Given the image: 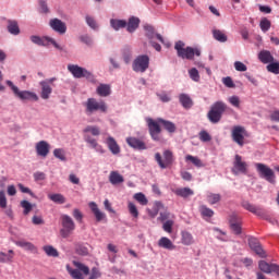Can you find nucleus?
<instances>
[{
  "label": "nucleus",
  "instance_id": "nucleus-41",
  "mask_svg": "<svg viewBox=\"0 0 279 279\" xmlns=\"http://www.w3.org/2000/svg\"><path fill=\"white\" fill-rule=\"evenodd\" d=\"M83 132L85 134L92 133V136H99V134H101V130L99 129V126H95V125H87Z\"/></svg>",
  "mask_w": 279,
  "mask_h": 279
},
{
  "label": "nucleus",
  "instance_id": "nucleus-23",
  "mask_svg": "<svg viewBox=\"0 0 279 279\" xmlns=\"http://www.w3.org/2000/svg\"><path fill=\"white\" fill-rule=\"evenodd\" d=\"M84 140L85 143H87L92 147V149H95V151H97L98 154H106V149H104V146L99 145V143H97V140H95L90 135H85Z\"/></svg>",
  "mask_w": 279,
  "mask_h": 279
},
{
  "label": "nucleus",
  "instance_id": "nucleus-50",
  "mask_svg": "<svg viewBox=\"0 0 279 279\" xmlns=\"http://www.w3.org/2000/svg\"><path fill=\"white\" fill-rule=\"evenodd\" d=\"M189 75L193 82H199V71H197V69L192 68L189 70Z\"/></svg>",
  "mask_w": 279,
  "mask_h": 279
},
{
  "label": "nucleus",
  "instance_id": "nucleus-31",
  "mask_svg": "<svg viewBox=\"0 0 279 279\" xmlns=\"http://www.w3.org/2000/svg\"><path fill=\"white\" fill-rule=\"evenodd\" d=\"M179 101L185 110H190V108H193V99H191V96L187 94H180Z\"/></svg>",
  "mask_w": 279,
  "mask_h": 279
},
{
  "label": "nucleus",
  "instance_id": "nucleus-34",
  "mask_svg": "<svg viewBox=\"0 0 279 279\" xmlns=\"http://www.w3.org/2000/svg\"><path fill=\"white\" fill-rule=\"evenodd\" d=\"M8 32L9 34H12L13 36H19L21 34V28H19V22L17 21H8Z\"/></svg>",
  "mask_w": 279,
  "mask_h": 279
},
{
  "label": "nucleus",
  "instance_id": "nucleus-20",
  "mask_svg": "<svg viewBox=\"0 0 279 279\" xmlns=\"http://www.w3.org/2000/svg\"><path fill=\"white\" fill-rule=\"evenodd\" d=\"M126 143L129 147H132L133 149H138L140 151L147 149V145L145 144V142H143L138 137H128Z\"/></svg>",
  "mask_w": 279,
  "mask_h": 279
},
{
  "label": "nucleus",
  "instance_id": "nucleus-30",
  "mask_svg": "<svg viewBox=\"0 0 279 279\" xmlns=\"http://www.w3.org/2000/svg\"><path fill=\"white\" fill-rule=\"evenodd\" d=\"M258 60L263 64H270V62H274V54L269 50H262L258 53Z\"/></svg>",
  "mask_w": 279,
  "mask_h": 279
},
{
  "label": "nucleus",
  "instance_id": "nucleus-58",
  "mask_svg": "<svg viewBox=\"0 0 279 279\" xmlns=\"http://www.w3.org/2000/svg\"><path fill=\"white\" fill-rule=\"evenodd\" d=\"M234 69H235V71H240L241 73H244V71H247V65H245L241 61H235L234 62Z\"/></svg>",
  "mask_w": 279,
  "mask_h": 279
},
{
  "label": "nucleus",
  "instance_id": "nucleus-27",
  "mask_svg": "<svg viewBox=\"0 0 279 279\" xmlns=\"http://www.w3.org/2000/svg\"><path fill=\"white\" fill-rule=\"evenodd\" d=\"M39 84L41 86V99H49V97H51V93H53V88H51V85L47 81H41Z\"/></svg>",
  "mask_w": 279,
  "mask_h": 279
},
{
  "label": "nucleus",
  "instance_id": "nucleus-45",
  "mask_svg": "<svg viewBox=\"0 0 279 279\" xmlns=\"http://www.w3.org/2000/svg\"><path fill=\"white\" fill-rule=\"evenodd\" d=\"M268 73H274L275 75H279V62H270L267 66Z\"/></svg>",
  "mask_w": 279,
  "mask_h": 279
},
{
  "label": "nucleus",
  "instance_id": "nucleus-55",
  "mask_svg": "<svg viewBox=\"0 0 279 279\" xmlns=\"http://www.w3.org/2000/svg\"><path fill=\"white\" fill-rule=\"evenodd\" d=\"M229 104H231V106H234V108H240L241 107V99L239 98V96H231L228 99Z\"/></svg>",
  "mask_w": 279,
  "mask_h": 279
},
{
  "label": "nucleus",
  "instance_id": "nucleus-21",
  "mask_svg": "<svg viewBox=\"0 0 279 279\" xmlns=\"http://www.w3.org/2000/svg\"><path fill=\"white\" fill-rule=\"evenodd\" d=\"M35 149L37 151V156H41V158H47L49 156V143L45 141H40L36 144Z\"/></svg>",
  "mask_w": 279,
  "mask_h": 279
},
{
  "label": "nucleus",
  "instance_id": "nucleus-39",
  "mask_svg": "<svg viewBox=\"0 0 279 279\" xmlns=\"http://www.w3.org/2000/svg\"><path fill=\"white\" fill-rule=\"evenodd\" d=\"M48 199H50V202H53L54 204H65L66 203V198L62 194H49Z\"/></svg>",
  "mask_w": 279,
  "mask_h": 279
},
{
  "label": "nucleus",
  "instance_id": "nucleus-12",
  "mask_svg": "<svg viewBox=\"0 0 279 279\" xmlns=\"http://www.w3.org/2000/svg\"><path fill=\"white\" fill-rule=\"evenodd\" d=\"M132 69L135 73H145L149 69V56H138L132 64Z\"/></svg>",
  "mask_w": 279,
  "mask_h": 279
},
{
  "label": "nucleus",
  "instance_id": "nucleus-18",
  "mask_svg": "<svg viewBox=\"0 0 279 279\" xmlns=\"http://www.w3.org/2000/svg\"><path fill=\"white\" fill-rule=\"evenodd\" d=\"M49 25L53 32H57V34H66V24L62 22V20L52 19L50 20Z\"/></svg>",
  "mask_w": 279,
  "mask_h": 279
},
{
  "label": "nucleus",
  "instance_id": "nucleus-44",
  "mask_svg": "<svg viewBox=\"0 0 279 279\" xmlns=\"http://www.w3.org/2000/svg\"><path fill=\"white\" fill-rule=\"evenodd\" d=\"M198 138L202 143H210L213 141L210 133L204 130L198 133Z\"/></svg>",
  "mask_w": 279,
  "mask_h": 279
},
{
  "label": "nucleus",
  "instance_id": "nucleus-46",
  "mask_svg": "<svg viewBox=\"0 0 279 279\" xmlns=\"http://www.w3.org/2000/svg\"><path fill=\"white\" fill-rule=\"evenodd\" d=\"M185 160L189 162L194 163L195 167H204V163L202 162V159L194 157L193 155H187L185 157Z\"/></svg>",
  "mask_w": 279,
  "mask_h": 279
},
{
  "label": "nucleus",
  "instance_id": "nucleus-9",
  "mask_svg": "<svg viewBox=\"0 0 279 279\" xmlns=\"http://www.w3.org/2000/svg\"><path fill=\"white\" fill-rule=\"evenodd\" d=\"M68 71L72 73L73 77H76V80H82V77H85L89 81L95 80V76L90 73V71L76 64H69Z\"/></svg>",
  "mask_w": 279,
  "mask_h": 279
},
{
  "label": "nucleus",
  "instance_id": "nucleus-48",
  "mask_svg": "<svg viewBox=\"0 0 279 279\" xmlns=\"http://www.w3.org/2000/svg\"><path fill=\"white\" fill-rule=\"evenodd\" d=\"M207 202L208 204H211V205L218 204V202H221V195L210 193L207 195Z\"/></svg>",
  "mask_w": 279,
  "mask_h": 279
},
{
  "label": "nucleus",
  "instance_id": "nucleus-10",
  "mask_svg": "<svg viewBox=\"0 0 279 279\" xmlns=\"http://www.w3.org/2000/svg\"><path fill=\"white\" fill-rule=\"evenodd\" d=\"M31 41L34 43V45H38V47H49V45H52L54 49L62 51V47L51 37L33 35L31 36Z\"/></svg>",
  "mask_w": 279,
  "mask_h": 279
},
{
  "label": "nucleus",
  "instance_id": "nucleus-8",
  "mask_svg": "<svg viewBox=\"0 0 279 279\" xmlns=\"http://www.w3.org/2000/svg\"><path fill=\"white\" fill-rule=\"evenodd\" d=\"M60 234L62 239H69L72 232H75V221L69 215H61Z\"/></svg>",
  "mask_w": 279,
  "mask_h": 279
},
{
  "label": "nucleus",
  "instance_id": "nucleus-40",
  "mask_svg": "<svg viewBox=\"0 0 279 279\" xmlns=\"http://www.w3.org/2000/svg\"><path fill=\"white\" fill-rule=\"evenodd\" d=\"M43 250L47 254V256H51L52 258H58V256H60L58 250H56V247L51 245H46L43 247Z\"/></svg>",
  "mask_w": 279,
  "mask_h": 279
},
{
  "label": "nucleus",
  "instance_id": "nucleus-11",
  "mask_svg": "<svg viewBox=\"0 0 279 279\" xmlns=\"http://www.w3.org/2000/svg\"><path fill=\"white\" fill-rule=\"evenodd\" d=\"M258 174L260 178H264L270 184H276V173L265 163H256L255 165Z\"/></svg>",
  "mask_w": 279,
  "mask_h": 279
},
{
  "label": "nucleus",
  "instance_id": "nucleus-47",
  "mask_svg": "<svg viewBox=\"0 0 279 279\" xmlns=\"http://www.w3.org/2000/svg\"><path fill=\"white\" fill-rule=\"evenodd\" d=\"M53 156H54V158H58L62 162H65V160H66V155L64 154V149H62V148L54 149Z\"/></svg>",
  "mask_w": 279,
  "mask_h": 279
},
{
  "label": "nucleus",
  "instance_id": "nucleus-3",
  "mask_svg": "<svg viewBox=\"0 0 279 279\" xmlns=\"http://www.w3.org/2000/svg\"><path fill=\"white\" fill-rule=\"evenodd\" d=\"M72 264L75 268H72L70 265L65 266V269L68 274H70L71 278L84 279V276H88L90 274V268H88V266L82 262L73 260Z\"/></svg>",
  "mask_w": 279,
  "mask_h": 279
},
{
  "label": "nucleus",
  "instance_id": "nucleus-13",
  "mask_svg": "<svg viewBox=\"0 0 279 279\" xmlns=\"http://www.w3.org/2000/svg\"><path fill=\"white\" fill-rule=\"evenodd\" d=\"M242 206L245 210H248V213H253V215H256L262 219H269V215H267V210H265L262 207H256V205H252V203L250 202H243Z\"/></svg>",
  "mask_w": 279,
  "mask_h": 279
},
{
  "label": "nucleus",
  "instance_id": "nucleus-19",
  "mask_svg": "<svg viewBox=\"0 0 279 279\" xmlns=\"http://www.w3.org/2000/svg\"><path fill=\"white\" fill-rule=\"evenodd\" d=\"M248 245L251 250H253V252H255V254H257V256H259L260 258H265V256H267L265 254V251L263 250V246H260V242H258L256 238H250Z\"/></svg>",
  "mask_w": 279,
  "mask_h": 279
},
{
  "label": "nucleus",
  "instance_id": "nucleus-4",
  "mask_svg": "<svg viewBox=\"0 0 279 279\" xmlns=\"http://www.w3.org/2000/svg\"><path fill=\"white\" fill-rule=\"evenodd\" d=\"M226 110H228L226 102L216 101L214 105H211V108L207 113V119H209L210 123H219Z\"/></svg>",
  "mask_w": 279,
  "mask_h": 279
},
{
  "label": "nucleus",
  "instance_id": "nucleus-54",
  "mask_svg": "<svg viewBox=\"0 0 279 279\" xmlns=\"http://www.w3.org/2000/svg\"><path fill=\"white\" fill-rule=\"evenodd\" d=\"M74 219L78 222L82 223L83 219H84V214H82V211L77 208L73 209L72 213Z\"/></svg>",
  "mask_w": 279,
  "mask_h": 279
},
{
  "label": "nucleus",
  "instance_id": "nucleus-2",
  "mask_svg": "<svg viewBox=\"0 0 279 279\" xmlns=\"http://www.w3.org/2000/svg\"><path fill=\"white\" fill-rule=\"evenodd\" d=\"M185 47L184 41H177L174 45V49L177 51V54L179 58H182V60H193L195 56L199 57L202 56V52L199 49H194L193 47Z\"/></svg>",
  "mask_w": 279,
  "mask_h": 279
},
{
  "label": "nucleus",
  "instance_id": "nucleus-63",
  "mask_svg": "<svg viewBox=\"0 0 279 279\" xmlns=\"http://www.w3.org/2000/svg\"><path fill=\"white\" fill-rule=\"evenodd\" d=\"M39 7L44 14H49V7L47 5V1L39 0Z\"/></svg>",
  "mask_w": 279,
  "mask_h": 279
},
{
  "label": "nucleus",
  "instance_id": "nucleus-24",
  "mask_svg": "<svg viewBox=\"0 0 279 279\" xmlns=\"http://www.w3.org/2000/svg\"><path fill=\"white\" fill-rule=\"evenodd\" d=\"M88 207L90 208L93 215L95 216L96 221H104L106 219V214L99 209V206L95 202H90L88 204Z\"/></svg>",
  "mask_w": 279,
  "mask_h": 279
},
{
  "label": "nucleus",
  "instance_id": "nucleus-7",
  "mask_svg": "<svg viewBox=\"0 0 279 279\" xmlns=\"http://www.w3.org/2000/svg\"><path fill=\"white\" fill-rule=\"evenodd\" d=\"M155 160L157 165H159L160 169H169L170 167H173L175 157L173 156V151L167 149L163 150L162 155H160V153H156Z\"/></svg>",
  "mask_w": 279,
  "mask_h": 279
},
{
  "label": "nucleus",
  "instance_id": "nucleus-14",
  "mask_svg": "<svg viewBox=\"0 0 279 279\" xmlns=\"http://www.w3.org/2000/svg\"><path fill=\"white\" fill-rule=\"evenodd\" d=\"M231 136L234 143H238L240 147L245 144V128L241 125L233 126Z\"/></svg>",
  "mask_w": 279,
  "mask_h": 279
},
{
  "label": "nucleus",
  "instance_id": "nucleus-36",
  "mask_svg": "<svg viewBox=\"0 0 279 279\" xmlns=\"http://www.w3.org/2000/svg\"><path fill=\"white\" fill-rule=\"evenodd\" d=\"M110 25L116 32H119V29L128 27V22L125 20L111 19Z\"/></svg>",
  "mask_w": 279,
  "mask_h": 279
},
{
  "label": "nucleus",
  "instance_id": "nucleus-33",
  "mask_svg": "<svg viewBox=\"0 0 279 279\" xmlns=\"http://www.w3.org/2000/svg\"><path fill=\"white\" fill-rule=\"evenodd\" d=\"M174 194L178 195V197H183L186 199V197H191V195H195V192L191 190V187H179L174 190Z\"/></svg>",
  "mask_w": 279,
  "mask_h": 279
},
{
  "label": "nucleus",
  "instance_id": "nucleus-42",
  "mask_svg": "<svg viewBox=\"0 0 279 279\" xmlns=\"http://www.w3.org/2000/svg\"><path fill=\"white\" fill-rule=\"evenodd\" d=\"M259 27L264 33L269 32V29H271V21L267 20V17H263L259 22Z\"/></svg>",
  "mask_w": 279,
  "mask_h": 279
},
{
  "label": "nucleus",
  "instance_id": "nucleus-29",
  "mask_svg": "<svg viewBox=\"0 0 279 279\" xmlns=\"http://www.w3.org/2000/svg\"><path fill=\"white\" fill-rule=\"evenodd\" d=\"M109 182L113 186H117L118 184H123L125 182V179L119 171H111L109 174Z\"/></svg>",
  "mask_w": 279,
  "mask_h": 279
},
{
  "label": "nucleus",
  "instance_id": "nucleus-57",
  "mask_svg": "<svg viewBox=\"0 0 279 279\" xmlns=\"http://www.w3.org/2000/svg\"><path fill=\"white\" fill-rule=\"evenodd\" d=\"M222 84H225V86L227 88H234L236 85H234V81H232V77L227 76L222 78Z\"/></svg>",
  "mask_w": 279,
  "mask_h": 279
},
{
  "label": "nucleus",
  "instance_id": "nucleus-61",
  "mask_svg": "<svg viewBox=\"0 0 279 279\" xmlns=\"http://www.w3.org/2000/svg\"><path fill=\"white\" fill-rule=\"evenodd\" d=\"M21 193H27L28 195H31V197H34V192H32V190H29V187H26L25 185H23V183H19L17 184Z\"/></svg>",
  "mask_w": 279,
  "mask_h": 279
},
{
  "label": "nucleus",
  "instance_id": "nucleus-59",
  "mask_svg": "<svg viewBox=\"0 0 279 279\" xmlns=\"http://www.w3.org/2000/svg\"><path fill=\"white\" fill-rule=\"evenodd\" d=\"M129 211L132 217H135V219L138 217V209L134 203H129Z\"/></svg>",
  "mask_w": 279,
  "mask_h": 279
},
{
  "label": "nucleus",
  "instance_id": "nucleus-49",
  "mask_svg": "<svg viewBox=\"0 0 279 279\" xmlns=\"http://www.w3.org/2000/svg\"><path fill=\"white\" fill-rule=\"evenodd\" d=\"M173 220H166L162 225V230L171 234V232H173Z\"/></svg>",
  "mask_w": 279,
  "mask_h": 279
},
{
  "label": "nucleus",
  "instance_id": "nucleus-51",
  "mask_svg": "<svg viewBox=\"0 0 279 279\" xmlns=\"http://www.w3.org/2000/svg\"><path fill=\"white\" fill-rule=\"evenodd\" d=\"M201 215L203 217H213V215H215V211H213V209L206 207V206H201Z\"/></svg>",
  "mask_w": 279,
  "mask_h": 279
},
{
  "label": "nucleus",
  "instance_id": "nucleus-38",
  "mask_svg": "<svg viewBox=\"0 0 279 279\" xmlns=\"http://www.w3.org/2000/svg\"><path fill=\"white\" fill-rule=\"evenodd\" d=\"M96 90L99 97H108L111 93L110 85H106V84H100Z\"/></svg>",
  "mask_w": 279,
  "mask_h": 279
},
{
  "label": "nucleus",
  "instance_id": "nucleus-32",
  "mask_svg": "<svg viewBox=\"0 0 279 279\" xmlns=\"http://www.w3.org/2000/svg\"><path fill=\"white\" fill-rule=\"evenodd\" d=\"M158 247H162L163 250H169V251L175 250L173 242L167 236H162L159 239Z\"/></svg>",
  "mask_w": 279,
  "mask_h": 279
},
{
  "label": "nucleus",
  "instance_id": "nucleus-56",
  "mask_svg": "<svg viewBox=\"0 0 279 279\" xmlns=\"http://www.w3.org/2000/svg\"><path fill=\"white\" fill-rule=\"evenodd\" d=\"M13 255H8L4 252H0V263H12Z\"/></svg>",
  "mask_w": 279,
  "mask_h": 279
},
{
  "label": "nucleus",
  "instance_id": "nucleus-25",
  "mask_svg": "<svg viewBox=\"0 0 279 279\" xmlns=\"http://www.w3.org/2000/svg\"><path fill=\"white\" fill-rule=\"evenodd\" d=\"M15 245H17V247H22L23 250H26V252L38 254V247H36V245H34V243L32 242H27L25 240H19V241H15Z\"/></svg>",
  "mask_w": 279,
  "mask_h": 279
},
{
  "label": "nucleus",
  "instance_id": "nucleus-53",
  "mask_svg": "<svg viewBox=\"0 0 279 279\" xmlns=\"http://www.w3.org/2000/svg\"><path fill=\"white\" fill-rule=\"evenodd\" d=\"M21 206L24 208V215L32 213V203H29V201H22Z\"/></svg>",
  "mask_w": 279,
  "mask_h": 279
},
{
  "label": "nucleus",
  "instance_id": "nucleus-6",
  "mask_svg": "<svg viewBox=\"0 0 279 279\" xmlns=\"http://www.w3.org/2000/svg\"><path fill=\"white\" fill-rule=\"evenodd\" d=\"M7 85L11 88L12 93L14 94L17 99L21 101H38V95L34 92L29 90H21L12 81H7Z\"/></svg>",
  "mask_w": 279,
  "mask_h": 279
},
{
  "label": "nucleus",
  "instance_id": "nucleus-22",
  "mask_svg": "<svg viewBox=\"0 0 279 279\" xmlns=\"http://www.w3.org/2000/svg\"><path fill=\"white\" fill-rule=\"evenodd\" d=\"M106 145H107L109 151H111V154H113V156L121 154V147L119 146V144L117 143V140H114V137H112V136L107 137Z\"/></svg>",
  "mask_w": 279,
  "mask_h": 279
},
{
  "label": "nucleus",
  "instance_id": "nucleus-37",
  "mask_svg": "<svg viewBox=\"0 0 279 279\" xmlns=\"http://www.w3.org/2000/svg\"><path fill=\"white\" fill-rule=\"evenodd\" d=\"M213 37L215 40H218V43H228V35H226L223 31L213 29Z\"/></svg>",
  "mask_w": 279,
  "mask_h": 279
},
{
  "label": "nucleus",
  "instance_id": "nucleus-28",
  "mask_svg": "<svg viewBox=\"0 0 279 279\" xmlns=\"http://www.w3.org/2000/svg\"><path fill=\"white\" fill-rule=\"evenodd\" d=\"M138 25H141V19L136 16H131L129 22L126 23V32L130 34H134L136 29H138Z\"/></svg>",
  "mask_w": 279,
  "mask_h": 279
},
{
  "label": "nucleus",
  "instance_id": "nucleus-1",
  "mask_svg": "<svg viewBox=\"0 0 279 279\" xmlns=\"http://www.w3.org/2000/svg\"><path fill=\"white\" fill-rule=\"evenodd\" d=\"M146 123L148 125L150 138H153V141L156 142L160 141V134L162 132L160 125H162V128H165L167 132H169L170 134H173V132H175L177 130L175 124L173 122L165 120L162 118H158L157 121L151 118H147Z\"/></svg>",
  "mask_w": 279,
  "mask_h": 279
},
{
  "label": "nucleus",
  "instance_id": "nucleus-62",
  "mask_svg": "<svg viewBox=\"0 0 279 279\" xmlns=\"http://www.w3.org/2000/svg\"><path fill=\"white\" fill-rule=\"evenodd\" d=\"M86 23L87 25L92 28V29H97V22L95 21V19L90 17V16H86Z\"/></svg>",
  "mask_w": 279,
  "mask_h": 279
},
{
  "label": "nucleus",
  "instance_id": "nucleus-43",
  "mask_svg": "<svg viewBox=\"0 0 279 279\" xmlns=\"http://www.w3.org/2000/svg\"><path fill=\"white\" fill-rule=\"evenodd\" d=\"M134 199L136 202H138V204H141L142 206H147V204L149 203V201H147V196H145V194L143 193H136L134 194Z\"/></svg>",
  "mask_w": 279,
  "mask_h": 279
},
{
  "label": "nucleus",
  "instance_id": "nucleus-15",
  "mask_svg": "<svg viewBox=\"0 0 279 279\" xmlns=\"http://www.w3.org/2000/svg\"><path fill=\"white\" fill-rule=\"evenodd\" d=\"M229 226L230 230L233 232V234H241L242 228H241V217L236 214H232L229 217Z\"/></svg>",
  "mask_w": 279,
  "mask_h": 279
},
{
  "label": "nucleus",
  "instance_id": "nucleus-16",
  "mask_svg": "<svg viewBox=\"0 0 279 279\" xmlns=\"http://www.w3.org/2000/svg\"><path fill=\"white\" fill-rule=\"evenodd\" d=\"M233 173H245L247 171V163L243 161L241 155H235V159L233 162Z\"/></svg>",
  "mask_w": 279,
  "mask_h": 279
},
{
  "label": "nucleus",
  "instance_id": "nucleus-35",
  "mask_svg": "<svg viewBox=\"0 0 279 279\" xmlns=\"http://www.w3.org/2000/svg\"><path fill=\"white\" fill-rule=\"evenodd\" d=\"M181 243L183 245H193L195 243V239L193 238V234L189 231H182L181 232Z\"/></svg>",
  "mask_w": 279,
  "mask_h": 279
},
{
  "label": "nucleus",
  "instance_id": "nucleus-64",
  "mask_svg": "<svg viewBox=\"0 0 279 279\" xmlns=\"http://www.w3.org/2000/svg\"><path fill=\"white\" fill-rule=\"evenodd\" d=\"M270 120L279 123V110H275L270 113Z\"/></svg>",
  "mask_w": 279,
  "mask_h": 279
},
{
  "label": "nucleus",
  "instance_id": "nucleus-60",
  "mask_svg": "<svg viewBox=\"0 0 279 279\" xmlns=\"http://www.w3.org/2000/svg\"><path fill=\"white\" fill-rule=\"evenodd\" d=\"M97 278H101V272L99 271V268L94 267V268H92L88 279H97Z\"/></svg>",
  "mask_w": 279,
  "mask_h": 279
},
{
  "label": "nucleus",
  "instance_id": "nucleus-17",
  "mask_svg": "<svg viewBox=\"0 0 279 279\" xmlns=\"http://www.w3.org/2000/svg\"><path fill=\"white\" fill-rule=\"evenodd\" d=\"M260 271L264 274H277L279 276V266L276 264H269L265 260L258 263Z\"/></svg>",
  "mask_w": 279,
  "mask_h": 279
},
{
  "label": "nucleus",
  "instance_id": "nucleus-5",
  "mask_svg": "<svg viewBox=\"0 0 279 279\" xmlns=\"http://www.w3.org/2000/svg\"><path fill=\"white\" fill-rule=\"evenodd\" d=\"M83 106H85V113L88 116L95 114V112H108V105L104 100L97 101L95 98H88Z\"/></svg>",
  "mask_w": 279,
  "mask_h": 279
},
{
  "label": "nucleus",
  "instance_id": "nucleus-52",
  "mask_svg": "<svg viewBox=\"0 0 279 279\" xmlns=\"http://www.w3.org/2000/svg\"><path fill=\"white\" fill-rule=\"evenodd\" d=\"M0 208H8V197H5V191H0Z\"/></svg>",
  "mask_w": 279,
  "mask_h": 279
},
{
  "label": "nucleus",
  "instance_id": "nucleus-26",
  "mask_svg": "<svg viewBox=\"0 0 279 279\" xmlns=\"http://www.w3.org/2000/svg\"><path fill=\"white\" fill-rule=\"evenodd\" d=\"M144 29L146 32V36L148 39L154 40V38H157L159 43H165V38L160 34H156V31L154 29V26L151 25H145Z\"/></svg>",
  "mask_w": 279,
  "mask_h": 279
}]
</instances>
